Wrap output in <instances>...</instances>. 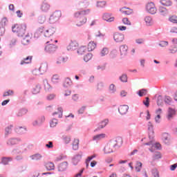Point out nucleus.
<instances>
[{
  "mask_svg": "<svg viewBox=\"0 0 177 177\" xmlns=\"http://www.w3.org/2000/svg\"><path fill=\"white\" fill-rule=\"evenodd\" d=\"M175 115V109H172V108H169L167 113V119L171 120Z\"/></svg>",
  "mask_w": 177,
  "mask_h": 177,
  "instance_id": "23",
  "label": "nucleus"
},
{
  "mask_svg": "<svg viewBox=\"0 0 177 177\" xmlns=\"http://www.w3.org/2000/svg\"><path fill=\"white\" fill-rule=\"evenodd\" d=\"M62 17V11H55L52 15L50 17V23H56V21H59V19Z\"/></svg>",
  "mask_w": 177,
  "mask_h": 177,
  "instance_id": "7",
  "label": "nucleus"
},
{
  "mask_svg": "<svg viewBox=\"0 0 177 177\" xmlns=\"http://www.w3.org/2000/svg\"><path fill=\"white\" fill-rule=\"evenodd\" d=\"M96 157V155H93L91 156H88L87 159L86 160V167L88 168L89 167V162L93 160Z\"/></svg>",
  "mask_w": 177,
  "mask_h": 177,
  "instance_id": "41",
  "label": "nucleus"
},
{
  "mask_svg": "<svg viewBox=\"0 0 177 177\" xmlns=\"http://www.w3.org/2000/svg\"><path fill=\"white\" fill-rule=\"evenodd\" d=\"M113 39L116 42H122L124 39V36L122 33L116 32L113 35Z\"/></svg>",
  "mask_w": 177,
  "mask_h": 177,
  "instance_id": "10",
  "label": "nucleus"
},
{
  "mask_svg": "<svg viewBox=\"0 0 177 177\" xmlns=\"http://www.w3.org/2000/svg\"><path fill=\"white\" fill-rule=\"evenodd\" d=\"M80 145V140L79 139H74L73 142V150H78Z\"/></svg>",
  "mask_w": 177,
  "mask_h": 177,
  "instance_id": "31",
  "label": "nucleus"
},
{
  "mask_svg": "<svg viewBox=\"0 0 177 177\" xmlns=\"http://www.w3.org/2000/svg\"><path fill=\"white\" fill-rule=\"evenodd\" d=\"M43 122H45V116H41L39 120H35V122H33L32 124L34 126H36V125H39L41 124H42Z\"/></svg>",
  "mask_w": 177,
  "mask_h": 177,
  "instance_id": "30",
  "label": "nucleus"
},
{
  "mask_svg": "<svg viewBox=\"0 0 177 177\" xmlns=\"http://www.w3.org/2000/svg\"><path fill=\"white\" fill-rule=\"evenodd\" d=\"M120 50L122 56H127L128 53V46L122 45L120 48Z\"/></svg>",
  "mask_w": 177,
  "mask_h": 177,
  "instance_id": "17",
  "label": "nucleus"
},
{
  "mask_svg": "<svg viewBox=\"0 0 177 177\" xmlns=\"http://www.w3.org/2000/svg\"><path fill=\"white\" fill-rule=\"evenodd\" d=\"M52 41L53 39H51L50 41H46V44H47L45 47V51L47 52V53H55L57 49V46L52 44Z\"/></svg>",
  "mask_w": 177,
  "mask_h": 177,
  "instance_id": "4",
  "label": "nucleus"
},
{
  "mask_svg": "<svg viewBox=\"0 0 177 177\" xmlns=\"http://www.w3.org/2000/svg\"><path fill=\"white\" fill-rule=\"evenodd\" d=\"M148 129L149 131V138L151 139V141L149 142H147L144 144L146 146H150V145H153V139L154 138V131H153V124L151 122H149L148 123Z\"/></svg>",
  "mask_w": 177,
  "mask_h": 177,
  "instance_id": "5",
  "label": "nucleus"
},
{
  "mask_svg": "<svg viewBox=\"0 0 177 177\" xmlns=\"http://www.w3.org/2000/svg\"><path fill=\"white\" fill-rule=\"evenodd\" d=\"M81 158H82V151H80L77 154H76L73 158V164L74 165H77L80 161H81Z\"/></svg>",
  "mask_w": 177,
  "mask_h": 177,
  "instance_id": "11",
  "label": "nucleus"
},
{
  "mask_svg": "<svg viewBox=\"0 0 177 177\" xmlns=\"http://www.w3.org/2000/svg\"><path fill=\"white\" fill-rule=\"evenodd\" d=\"M109 124V120L105 119L98 124V129H103Z\"/></svg>",
  "mask_w": 177,
  "mask_h": 177,
  "instance_id": "27",
  "label": "nucleus"
},
{
  "mask_svg": "<svg viewBox=\"0 0 177 177\" xmlns=\"http://www.w3.org/2000/svg\"><path fill=\"white\" fill-rule=\"evenodd\" d=\"M170 32H172L173 34H177V27H173L170 30Z\"/></svg>",
  "mask_w": 177,
  "mask_h": 177,
  "instance_id": "64",
  "label": "nucleus"
},
{
  "mask_svg": "<svg viewBox=\"0 0 177 177\" xmlns=\"http://www.w3.org/2000/svg\"><path fill=\"white\" fill-rule=\"evenodd\" d=\"M13 93H15L13 90H8V91L4 92L3 96L4 97L6 96H12Z\"/></svg>",
  "mask_w": 177,
  "mask_h": 177,
  "instance_id": "46",
  "label": "nucleus"
},
{
  "mask_svg": "<svg viewBox=\"0 0 177 177\" xmlns=\"http://www.w3.org/2000/svg\"><path fill=\"white\" fill-rule=\"evenodd\" d=\"M146 10L151 15H156L157 13V8L153 2H149L146 5Z\"/></svg>",
  "mask_w": 177,
  "mask_h": 177,
  "instance_id": "6",
  "label": "nucleus"
},
{
  "mask_svg": "<svg viewBox=\"0 0 177 177\" xmlns=\"http://www.w3.org/2000/svg\"><path fill=\"white\" fill-rule=\"evenodd\" d=\"M67 162H62L61 163L59 167H58V171H59V172H63V171H66V169H67Z\"/></svg>",
  "mask_w": 177,
  "mask_h": 177,
  "instance_id": "24",
  "label": "nucleus"
},
{
  "mask_svg": "<svg viewBox=\"0 0 177 177\" xmlns=\"http://www.w3.org/2000/svg\"><path fill=\"white\" fill-rule=\"evenodd\" d=\"M145 21L147 26H151V24H153V19L150 17H146L145 19Z\"/></svg>",
  "mask_w": 177,
  "mask_h": 177,
  "instance_id": "39",
  "label": "nucleus"
},
{
  "mask_svg": "<svg viewBox=\"0 0 177 177\" xmlns=\"http://www.w3.org/2000/svg\"><path fill=\"white\" fill-rule=\"evenodd\" d=\"M152 174L153 177H160V174H158V171H157V169H153L152 171Z\"/></svg>",
  "mask_w": 177,
  "mask_h": 177,
  "instance_id": "59",
  "label": "nucleus"
},
{
  "mask_svg": "<svg viewBox=\"0 0 177 177\" xmlns=\"http://www.w3.org/2000/svg\"><path fill=\"white\" fill-rule=\"evenodd\" d=\"M120 12L121 13H122L123 15H132L133 13V10L129 8H127V7H123L122 8H120Z\"/></svg>",
  "mask_w": 177,
  "mask_h": 177,
  "instance_id": "13",
  "label": "nucleus"
},
{
  "mask_svg": "<svg viewBox=\"0 0 177 177\" xmlns=\"http://www.w3.org/2000/svg\"><path fill=\"white\" fill-rule=\"evenodd\" d=\"M13 128V125H10L6 128V135H9V133H12V129Z\"/></svg>",
  "mask_w": 177,
  "mask_h": 177,
  "instance_id": "49",
  "label": "nucleus"
},
{
  "mask_svg": "<svg viewBox=\"0 0 177 177\" xmlns=\"http://www.w3.org/2000/svg\"><path fill=\"white\" fill-rule=\"evenodd\" d=\"M91 13V10H84L75 13L74 17H76L77 19V26L78 27H81V26H84L85 23H86V18L85 16L89 15Z\"/></svg>",
  "mask_w": 177,
  "mask_h": 177,
  "instance_id": "1",
  "label": "nucleus"
},
{
  "mask_svg": "<svg viewBox=\"0 0 177 177\" xmlns=\"http://www.w3.org/2000/svg\"><path fill=\"white\" fill-rule=\"evenodd\" d=\"M57 125V120L56 119H53L52 121L50 122V127L51 128H55Z\"/></svg>",
  "mask_w": 177,
  "mask_h": 177,
  "instance_id": "50",
  "label": "nucleus"
},
{
  "mask_svg": "<svg viewBox=\"0 0 177 177\" xmlns=\"http://www.w3.org/2000/svg\"><path fill=\"white\" fill-rule=\"evenodd\" d=\"M71 85H73V81H71V79L66 77L64 82V86L68 88V86H71Z\"/></svg>",
  "mask_w": 177,
  "mask_h": 177,
  "instance_id": "28",
  "label": "nucleus"
},
{
  "mask_svg": "<svg viewBox=\"0 0 177 177\" xmlns=\"http://www.w3.org/2000/svg\"><path fill=\"white\" fill-rule=\"evenodd\" d=\"M108 53H109V49L106 48H104L101 51L102 56H106V55H107Z\"/></svg>",
  "mask_w": 177,
  "mask_h": 177,
  "instance_id": "58",
  "label": "nucleus"
},
{
  "mask_svg": "<svg viewBox=\"0 0 177 177\" xmlns=\"http://www.w3.org/2000/svg\"><path fill=\"white\" fill-rule=\"evenodd\" d=\"M93 57L92 53H88L84 57V62H89Z\"/></svg>",
  "mask_w": 177,
  "mask_h": 177,
  "instance_id": "44",
  "label": "nucleus"
},
{
  "mask_svg": "<svg viewBox=\"0 0 177 177\" xmlns=\"http://www.w3.org/2000/svg\"><path fill=\"white\" fill-rule=\"evenodd\" d=\"M23 45H28L30 42H31V37L30 36V34L25 35V37L21 41Z\"/></svg>",
  "mask_w": 177,
  "mask_h": 177,
  "instance_id": "18",
  "label": "nucleus"
},
{
  "mask_svg": "<svg viewBox=\"0 0 177 177\" xmlns=\"http://www.w3.org/2000/svg\"><path fill=\"white\" fill-rule=\"evenodd\" d=\"M165 102L167 104H171V102H172V98H171V97H169V96H166L165 98Z\"/></svg>",
  "mask_w": 177,
  "mask_h": 177,
  "instance_id": "57",
  "label": "nucleus"
},
{
  "mask_svg": "<svg viewBox=\"0 0 177 177\" xmlns=\"http://www.w3.org/2000/svg\"><path fill=\"white\" fill-rule=\"evenodd\" d=\"M51 81L53 82V84H57L60 82V77H59L57 75H54L52 77Z\"/></svg>",
  "mask_w": 177,
  "mask_h": 177,
  "instance_id": "37",
  "label": "nucleus"
},
{
  "mask_svg": "<svg viewBox=\"0 0 177 177\" xmlns=\"http://www.w3.org/2000/svg\"><path fill=\"white\" fill-rule=\"evenodd\" d=\"M88 52V48H86V46H81L77 49V53L78 55H85Z\"/></svg>",
  "mask_w": 177,
  "mask_h": 177,
  "instance_id": "20",
  "label": "nucleus"
},
{
  "mask_svg": "<svg viewBox=\"0 0 177 177\" xmlns=\"http://www.w3.org/2000/svg\"><path fill=\"white\" fill-rule=\"evenodd\" d=\"M8 23V19L3 18L0 21V37H2L5 34V26Z\"/></svg>",
  "mask_w": 177,
  "mask_h": 177,
  "instance_id": "8",
  "label": "nucleus"
},
{
  "mask_svg": "<svg viewBox=\"0 0 177 177\" xmlns=\"http://www.w3.org/2000/svg\"><path fill=\"white\" fill-rule=\"evenodd\" d=\"M46 168L48 171H52L53 169H55V164H53V162H48L46 163Z\"/></svg>",
  "mask_w": 177,
  "mask_h": 177,
  "instance_id": "35",
  "label": "nucleus"
},
{
  "mask_svg": "<svg viewBox=\"0 0 177 177\" xmlns=\"http://www.w3.org/2000/svg\"><path fill=\"white\" fill-rule=\"evenodd\" d=\"M159 158H161V154L160 153H156L154 156H153V160H159Z\"/></svg>",
  "mask_w": 177,
  "mask_h": 177,
  "instance_id": "60",
  "label": "nucleus"
},
{
  "mask_svg": "<svg viewBox=\"0 0 177 177\" xmlns=\"http://www.w3.org/2000/svg\"><path fill=\"white\" fill-rule=\"evenodd\" d=\"M46 20V18L44 16H40L38 17V23H39V24H44Z\"/></svg>",
  "mask_w": 177,
  "mask_h": 177,
  "instance_id": "48",
  "label": "nucleus"
},
{
  "mask_svg": "<svg viewBox=\"0 0 177 177\" xmlns=\"http://www.w3.org/2000/svg\"><path fill=\"white\" fill-rule=\"evenodd\" d=\"M36 34L45 36L46 38H49L50 37H52L53 35V31L51 29L46 30L44 28H39Z\"/></svg>",
  "mask_w": 177,
  "mask_h": 177,
  "instance_id": "3",
  "label": "nucleus"
},
{
  "mask_svg": "<svg viewBox=\"0 0 177 177\" xmlns=\"http://www.w3.org/2000/svg\"><path fill=\"white\" fill-rule=\"evenodd\" d=\"M77 46H78V43L77 42V41H71L68 44V46H67V50H74V49H75Z\"/></svg>",
  "mask_w": 177,
  "mask_h": 177,
  "instance_id": "16",
  "label": "nucleus"
},
{
  "mask_svg": "<svg viewBox=\"0 0 177 177\" xmlns=\"http://www.w3.org/2000/svg\"><path fill=\"white\" fill-rule=\"evenodd\" d=\"M39 71L40 72V74H44V73H46V71H48V64H41L39 68Z\"/></svg>",
  "mask_w": 177,
  "mask_h": 177,
  "instance_id": "19",
  "label": "nucleus"
},
{
  "mask_svg": "<svg viewBox=\"0 0 177 177\" xmlns=\"http://www.w3.org/2000/svg\"><path fill=\"white\" fill-rule=\"evenodd\" d=\"M162 139L166 145H168V143L171 142V135L168 133H164L162 135Z\"/></svg>",
  "mask_w": 177,
  "mask_h": 177,
  "instance_id": "12",
  "label": "nucleus"
},
{
  "mask_svg": "<svg viewBox=\"0 0 177 177\" xmlns=\"http://www.w3.org/2000/svg\"><path fill=\"white\" fill-rule=\"evenodd\" d=\"M30 158L32 160H34L35 161H39V160H41V158H42V155H41L39 153H36V154L32 155L30 156Z\"/></svg>",
  "mask_w": 177,
  "mask_h": 177,
  "instance_id": "34",
  "label": "nucleus"
},
{
  "mask_svg": "<svg viewBox=\"0 0 177 177\" xmlns=\"http://www.w3.org/2000/svg\"><path fill=\"white\" fill-rule=\"evenodd\" d=\"M44 86L45 91H49L50 89V84H49V82H48V80L44 81Z\"/></svg>",
  "mask_w": 177,
  "mask_h": 177,
  "instance_id": "42",
  "label": "nucleus"
},
{
  "mask_svg": "<svg viewBox=\"0 0 177 177\" xmlns=\"http://www.w3.org/2000/svg\"><path fill=\"white\" fill-rule=\"evenodd\" d=\"M97 44L94 41H91L88 44L87 49L88 52H92V50H95L96 49Z\"/></svg>",
  "mask_w": 177,
  "mask_h": 177,
  "instance_id": "14",
  "label": "nucleus"
},
{
  "mask_svg": "<svg viewBox=\"0 0 177 177\" xmlns=\"http://www.w3.org/2000/svg\"><path fill=\"white\" fill-rule=\"evenodd\" d=\"M15 132L17 133H23V132H26V127H19L15 129Z\"/></svg>",
  "mask_w": 177,
  "mask_h": 177,
  "instance_id": "40",
  "label": "nucleus"
},
{
  "mask_svg": "<svg viewBox=\"0 0 177 177\" xmlns=\"http://www.w3.org/2000/svg\"><path fill=\"white\" fill-rule=\"evenodd\" d=\"M115 146L113 142L108 143L104 148V153L110 154V153H113V149H114Z\"/></svg>",
  "mask_w": 177,
  "mask_h": 177,
  "instance_id": "9",
  "label": "nucleus"
},
{
  "mask_svg": "<svg viewBox=\"0 0 177 177\" xmlns=\"http://www.w3.org/2000/svg\"><path fill=\"white\" fill-rule=\"evenodd\" d=\"M103 19L106 21H114V17H111V16L110 15V14H104L103 15Z\"/></svg>",
  "mask_w": 177,
  "mask_h": 177,
  "instance_id": "33",
  "label": "nucleus"
},
{
  "mask_svg": "<svg viewBox=\"0 0 177 177\" xmlns=\"http://www.w3.org/2000/svg\"><path fill=\"white\" fill-rule=\"evenodd\" d=\"M143 104H145L146 107H149V106H150V99L149 98V97H147L145 98V100L143 101Z\"/></svg>",
  "mask_w": 177,
  "mask_h": 177,
  "instance_id": "54",
  "label": "nucleus"
},
{
  "mask_svg": "<svg viewBox=\"0 0 177 177\" xmlns=\"http://www.w3.org/2000/svg\"><path fill=\"white\" fill-rule=\"evenodd\" d=\"M28 112V110L26 108H23L20 109L17 113L18 117H23V115H26V113Z\"/></svg>",
  "mask_w": 177,
  "mask_h": 177,
  "instance_id": "29",
  "label": "nucleus"
},
{
  "mask_svg": "<svg viewBox=\"0 0 177 177\" xmlns=\"http://www.w3.org/2000/svg\"><path fill=\"white\" fill-rule=\"evenodd\" d=\"M106 138L105 133H101L96 136H94L93 138V140H102V139H104Z\"/></svg>",
  "mask_w": 177,
  "mask_h": 177,
  "instance_id": "26",
  "label": "nucleus"
},
{
  "mask_svg": "<svg viewBox=\"0 0 177 177\" xmlns=\"http://www.w3.org/2000/svg\"><path fill=\"white\" fill-rule=\"evenodd\" d=\"M169 52H170V53H176L177 47L174 46V47H172L171 48H169Z\"/></svg>",
  "mask_w": 177,
  "mask_h": 177,
  "instance_id": "61",
  "label": "nucleus"
},
{
  "mask_svg": "<svg viewBox=\"0 0 177 177\" xmlns=\"http://www.w3.org/2000/svg\"><path fill=\"white\" fill-rule=\"evenodd\" d=\"M169 21L171 23H174V24H177V16L176 15H171L169 17Z\"/></svg>",
  "mask_w": 177,
  "mask_h": 177,
  "instance_id": "38",
  "label": "nucleus"
},
{
  "mask_svg": "<svg viewBox=\"0 0 177 177\" xmlns=\"http://www.w3.org/2000/svg\"><path fill=\"white\" fill-rule=\"evenodd\" d=\"M71 141V138L69 136H65L64 138V142H65L66 143H70Z\"/></svg>",
  "mask_w": 177,
  "mask_h": 177,
  "instance_id": "62",
  "label": "nucleus"
},
{
  "mask_svg": "<svg viewBox=\"0 0 177 177\" xmlns=\"http://www.w3.org/2000/svg\"><path fill=\"white\" fill-rule=\"evenodd\" d=\"M147 94V90L146 89H141L138 91V95L142 97V96H145V95Z\"/></svg>",
  "mask_w": 177,
  "mask_h": 177,
  "instance_id": "51",
  "label": "nucleus"
},
{
  "mask_svg": "<svg viewBox=\"0 0 177 177\" xmlns=\"http://www.w3.org/2000/svg\"><path fill=\"white\" fill-rule=\"evenodd\" d=\"M97 6L98 8H104L106 6V1H98L97 3Z\"/></svg>",
  "mask_w": 177,
  "mask_h": 177,
  "instance_id": "56",
  "label": "nucleus"
},
{
  "mask_svg": "<svg viewBox=\"0 0 177 177\" xmlns=\"http://www.w3.org/2000/svg\"><path fill=\"white\" fill-rule=\"evenodd\" d=\"M160 46H162V47H164V46H167V45H168V41H160Z\"/></svg>",
  "mask_w": 177,
  "mask_h": 177,
  "instance_id": "63",
  "label": "nucleus"
},
{
  "mask_svg": "<svg viewBox=\"0 0 177 177\" xmlns=\"http://www.w3.org/2000/svg\"><path fill=\"white\" fill-rule=\"evenodd\" d=\"M120 81L122 82H128V76L127 75H122V76L120 77Z\"/></svg>",
  "mask_w": 177,
  "mask_h": 177,
  "instance_id": "53",
  "label": "nucleus"
},
{
  "mask_svg": "<svg viewBox=\"0 0 177 177\" xmlns=\"http://www.w3.org/2000/svg\"><path fill=\"white\" fill-rule=\"evenodd\" d=\"M49 9H50V5H49V3H48L46 2H44L41 4V10H42V12H48V10H49Z\"/></svg>",
  "mask_w": 177,
  "mask_h": 177,
  "instance_id": "22",
  "label": "nucleus"
},
{
  "mask_svg": "<svg viewBox=\"0 0 177 177\" xmlns=\"http://www.w3.org/2000/svg\"><path fill=\"white\" fill-rule=\"evenodd\" d=\"M122 23L126 26H131V21H129V19L127 17L122 19Z\"/></svg>",
  "mask_w": 177,
  "mask_h": 177,
  "instance_id": "52",
  "label": "nucleus"
},
{
  "mask_svg": "<svg viewBox=\"0 0 177 177\" xmlns=\"http://www.w3.org/2000/svg\"><path fill=\"white\" fill-rule=\"evenodd\" d=\"M40 91H41V86L37 85L33 88L32 93H34V95H37V93H39Z\"/></svg>",
  "mask_w": 177,
  "mask_h": 177,
  "instance_id": "43",
  "label": "nucleus"
},
{
  "mask_svg": "<svg viewBox=\"0 0 177 177\" xmlns=\"http://www.w3.org/2000/svg\"><path fill=\"white\" fill-rule=\"evenodd\" d=\"M160 3L163 5V6H171L172 1H171V0H160Z\"/></svg>",
  "mask_w": 177,
  "mask_h": 177,
  "instance_id": "36",
  "label": "nucleus"
},
{
  "mask_svg": "<svg viewBox=\"0 0 177 177\" xmlns=\"http://www.w3.org/2000/svg\"><path fill=\"white\" fill-rule=\"evenodd\" d=\"M12 160V159L10 157H3L1 158V164L3 165H8V164H9Z\"/></svg>",
  "mask_w": 177,
  "mask_h": 177,
  "instance_id": "25",
  "label": "nucleus"
},
{
  "mask_svg": "<svg viewBox=\"0 0 177 177\" xmlns=\"http://www.w3.org/2000/svg\"><path fill=\"white\" fill-rule=\"evenodd\" d=\"M104 88V84L102 82H99L97 85V89L98 91H102Z\"/></svg>",
  "mask_w": 177,
  "mask_h": 177,
  "instance_id": "55",
  "label": "nucleus"
},
{
  "mask_svg": "<svg viewBox=\"0 0 177 177\" xmlns=\"http://www.w3.org/2000/svg\"><path fill=\"white\" fill-rule=\"evenodd\" d=\"M68 60L67 57H59L57 59V64H62V63H66Z\"/></svg>",
  "mask_w": 177,
  "mask_h": 177,
  "instance_id": "32",
  "label": "nucleus"
},
{
  "mask_svg": "<svg viewBox=\"0 0 177 177\" xmlns=\"http://www.w3.org/2000/svg\"><path fill=\"white\" fill-rule=\"evenodd\" d=\"M142 169V162H137L136 165V170L137 172H140V170Z\"/></svg>",
  "mask_w": 177,
  "mask_h": 177,
  "instance_id": "47",
  "label": "nucleus"
},
{
  "mask_svg": "<svg viewBox=\"0 0 177 177\" xmlns=\"http://www.w3.org/2000/svg\"><path fill=\"white\" fill-rule=\"evenodd\" d=\"M19 143V140L12 138L8 141V145H17Z\"/></svg>",
  "mask_w": 177,
  "mask_h": 177,
  "instance_id": "45",
  "label": "nucleus"
},
{
  "mask_svg": "<svg viewBox=\"0 0 177 177\" xmlns=\"http://www.w3.org/2000/svg\"><path fill=\"white\" fill-rule=\"evenodd\" d=\"M129 109V107L128 106V105H122L119 107L118 111H119L120 114H122V115H123L126 113H128Z\"/></svg>",
  "mask_w": 177,
  "mask_h": 177,
  "instance_id": "15",
  "label": "nucleus"
},
{
  "mask_svg": "<svg viewBox=\"0 0 177 177\" xmlns=\"http://www.w3.org/2000/svg\"><path fill=\"white\" fill-rule=\"evenodd\" d=\"M12 31L17 34L18 37H24L27 34V25L24 24H15L12 27Z\"/></svg>",
  "mask_w": 177,
  "mask_h": 177,
  "instance_id": "2",
  "label": "nucleus"
},
{
  "mask_svg": "<svg viewBox=\"0 0 177 177\" xmlns=\"http://www.w3.org/2000/svg\"><path fill=\"white\" fill-rule=\"evenodd\" d=\"M32 60V56H28L26 58L21 61L20 65L23 66V64H30Z\"/></svg>",
  "mask_w": 177,
  "mask_h": 177,
  "instance_id": "21",
  "label": "nucleus"
}]
</instances>
